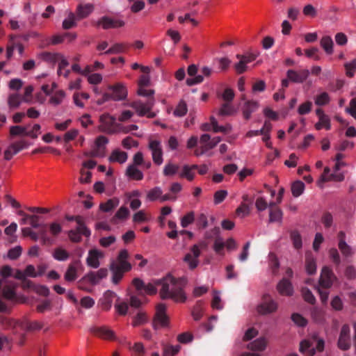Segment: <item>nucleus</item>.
I'll return each mask as SVG.
<instances>
[{"label":"nucleus","instance_id":"obj_54","mask_svg":"<svg viewBox=\"0 0 356 356\" xmlns=\"http://www.w3.org/2000/svg\"><path fill=\"white\" fill-rule=\"evenodd\" d=\"M65 96V92L63 90H58L54 95L50 98V103L54 105H58L62 102Z\"/></svg>","mask_w":356,"mask_h":356},{"label":"nucleus","instance_id":"obj_27","mask_svg":"<svg viewBox=\"0 0 356 356\" xmlns=\"http://www.w3.org/2000/svg\"><path fill=\"white\" fill-rule=\"evenodd\" d=\"M93 10L92 5L88 3L84 6L79 5L76 8L77 20L87 17Z\"/></svg>","mask_w":356,"mask_h":356},{"label":"nucleus","instance_id":"obj_56","mask_svg":"<svg viewBox=\"0 0 356 356\" xmlns=\"http://www.w3.org/2000/svg\"><path fill=\"white\" fill-rule=\"evenodd\" d=\"M195 220V214L193 211L188 212L185 216H184L181 220V225L182 227L186 228L190 224H191Z\"/></svg>","mask_w":356,"mask_h":356},{"label":"nucleus","instance_id":"obj_30","mask_svg":"<svg viewBox=\"0 0 356 356\" xmlns=\"http://www.w3.org/2000/svg\"><path fill=\"white\" fill-rule=\"evenodd\" d=\"M42 327V325L38 321H29L27 320L22 321L20 329L26 331L39 330Z\"/></svg>","mask_w":356,"mask_h":356},{"label":"nucleus","instance_id":"obj_15","mask_svg":"<svg viewBox=\"0 0 356 356\" xmlns=\"http://www.w3.org/2000/svg\"><path fill=\"white\" fill-rule=\"evenodd\" d=\"M309 73V71L306 69L299 71L289 70L286 72V76L293 83H301L307 79Z\"/></svg>","mask_w":356,"mask_h":356},{"label":"nucleus","instance_id":"obj_28","mask_svg":"<svg viewBox=\"0 0 356 356\" xmlns=\"http://www.w3.org/2000/svg\"><path fill=\"white\" fill-rule=\"evenodd\" d=\"M100 121L102 123L103 130L107 132H111L113 126L115 122V118L108 114L102 115L100 117Z\"/></svg>","mask_w":356,"mask_h":356},{"label":"nucleus","instance_id":"obj_53","mask_svg":"<svg viewBox=\"0 0 356 356\" xmlns=\"http://www.w3.org/2000/svg\"><path fill=\"white\" fill-rule=\"evenodd\" d=\"M302 295L304 300L308 303L314 305L316 302V298L314 296L308 288L303 287L302 289Z\"/></svg>","mask_w":356,"mask_h":356},{"label":"nucleus","instance_id":"obj_45","mask_svg":"<svg viewBox=\"0 0 356 356\" xmlns=\"http://www.w3.org/2000/svg\"><path fill=\"white\" fill-rule=\"evenodd\" d=\"M305 189V184L301 181H295L291 186V192L294 197L300 196Z\"/></svg>","mask_w":356,"mask_h":356},{"label":"nucleus","instance_id":"obj_2","mask_svg":"<svg viewBox=\"0 0 356 356\" xmlns=\"http://www.w3.org/2000/svg\"><path fill=\"white\" fill-rule=\"evenodd\" d=\"M129 257L128 251L125 249L122 250L120 251L117 259L111 263V280L114 284H118L123 278L124 273L131 270V264L127 261Z\"/></svg>","mask_w":356,"mask_h":356},{"label":"nucleus","instance_id":"obj_4","mask_svg":"<svg viewBox=\"0 0 356 356\" xmlns=\"http://www.w3.org/2000/svg\"><path fill=\"white\" fill-rule=\"evenodd\" d=\"M332 270L328 267L325 266L323 268L319 278V285L316 287L323 304H325L327 301V289L332 284Z\"/></svg>","mask_w":356,"mask_h":356},{"label":"nucleus","instance_id":"obj_41","mask_svg":"<svg viewBox=\"0 0 356 356\" xmlns=\"http://www.w3.org/2000/svg\"><path fill=\"white\" fill-rule=\"evenodd\" d=\"M118 202L117 199H110L106 202L101 203L99 209L104 212H109L118 206Z\"/></svg>","mask_w":356,"mask_h":356},{"label":"nucleus","instance_id":"obj_51","mask_svg":"<svg viewBox=\"0 0 356 356\" xmlns=\"http://www.w3.org/2000/svg\"><path fill=\"white\" fill-rule=\"evenodd\" d=\"M162 193L163 191L160 187H154L148 192L147 198L150 201H155L161 197Z\"/></svg>","mask_w":356,"mask_h":356},{"label":"nucleus","instance_id":"obj_11","mask_svg":"<svg viewBox=\"0 0 356 356\" xmlns=\"http://www.w3.org/2000/svg\"><path fill=\"white\" fill-rule=\"evenodd\" d=\"M90 332L94 335L104 340H115V334L113 330L107 326H92Z\"/></svg>","mask_w":356,"mask_h":356},{"label":"nucleus","instance_id":"obj_12","mask_svg":"<svg viewBox=\"0 0 356 356\" xmlns=\"http://www.w3.org/2000/svg\"><path fill=\"white\" fill-rule=\"evenodd\" d=\"M149 148L152 152V160L154 163L160 165L163 163V149L161 142L156 140L149 141Z\"/></svg>","mask_w":356,"mask_h":356},{"label":"nucleus","instance_id":"obj_25","mask_svg":"<svg viewBox=\"0 0 356 356\" xmlns=\"http://www.w3.org/2000/svg\"><path fill=\"white\" fill-rule=\"evenodd\" d=\"M305 269L309 275H313L316 271V259L311 252H307L305 254Z\"/></svg>","mask_w":356,"mask_h":356},{"label":"nucleus","instance_id":"obj_62","mask_svg":"<svg viewBox=\"0 0 356 356\" xmlns=\"http://www.w3.org/2000/svg\"><path fill=\"white\" fill-rule=\"evenodd\" d=\"M291 319L295 324L300 327H305L307 323V321L299 314H293Z\"/></svg>","mask_w":356,"mask_h":356},{"label":"nucleus","instance_id":"obj_61","mask_svg":"<svg viewBox=\"0 0 356 356\" xmlns=\"http://www.w3.org/2000/svg\"><path fill=\"white\" fill-rule=\"evenodd\" d=\"M338 346L341 350H348L350 347V337L339 336Z\"/></svg>","mask_w":356,"mask_h":356},{"label":"nucleus","instance_id":"obj_63","mask_svg":"<svg viewBox=\"0 0 356 356\" xmlns=\"http://www.w3.org/2000/svg\"><path fill=\"white\" fill-rule=\"evenodd\" d=\"M227 191L225 190H220L214 193V204H218L221 203L227 197Z\"/></svg>","mask_w":356,"mask_h":356},{"label":"nucleus","instance_id":"obj_13","mask_svg":"<svg viewBox=\"0 0 356 356\" xmlns=\"http://www.w3.org/2000/svg\"><path fill=\"white\" fill-rule=\"evenodd\" d=\"M27 147L28 144L24 140L10 144L4 152V159L7 161L10 160L14 155Z\"/></svg>","mask_w":356,"mask_h":356},{"label":"nucleus","instance_id":"obj_46","mask_svg":"<svg viewBox=\"0 0 356 356\" xmlns=\"http://www.w3.org/2000/svg\"><path fill=\"white\" fill-rule=\"evenodd\" d=\"M77 19L76 15L73 13H70L68 18L63 22V28L64 29H70L76 26V20Z\"/></svg>","mask_w":356,"mask_h":356},{"label":"nucleus","instance_id":"obj_44","mask_svg":"<svg viewBox=\"0 0 356 356\" xmlns=\"http://www.w3.org/2000/svg\"><path fill=\"white\" fill-rule=\"evenodd\" d=\"M127 48V45L122 43H116L113 44L111 47H110L108 50H106L104 54H120L124 52L126 49Z\"/></svg>","mask_w":356,"mask_h":356},{"label":"nucleus","instance_id":"obj_35","mask_svg":"<svg viewBox=\"0 0 356 356\" xmlns=\"http://www.w3.org/2000/svg\"><path fill=\"white\" fill-rule=\"evenodd\" d=\"M127 175L135 180H142L143 178V172L134 165H130L127 167Z\"/></svg>","mask_w":356,"mask_h":356},{"label":"nucleus","instance_id":"obj_49","mask_svg":"<svg viewBox=\"0 0 356 356\" xmlns=\"http://www.w3.org/2000/svg\"><path fill=\"white\" fill-rule=\"evenodd\" d=\"M250 212V206L245 202H241L240 206L236 210V214L241 218H244L248 216Z\"/></svg>","mask_w":356,"mask_h":356},{"label":"nucleus","instance_id":"obj_16","mask_svg":"<svg viewBox=\"0 0 356 356\" xmlns=\"http://www.w3.org/2000/svg\"><path fill=\"white\" fill-rule=\"evenodd\" d=\"M103 257V252L97 249L89 250L88 256L86 259L87 265L93 268H97L100 265L99 260Z\"/></svg>","mask_w":356,"mask_h":356},{"label":"nucleus","instance_id":"obj_18","mask_svg":"<svg viewBox=\"0 0 356 356\" xmlns=\"http://www.w3.org/2000/svg\"><path fill=\"white\" fill-rule=\"evenodd\" d=\"M277 289L282 296H291L293 293L291 282L285 278L280 281L277 285Z\"/></svg>","mask_w":356,"mask_h":356},{"label":"nucleus","instance_id":"obj_40","mask_svg":"<svg viewBox=\"0 0 356 356\" xmlns=\"http://www.w3.org/2000/svg\"><path fill=\"white\" fill-rule=\"evenodd\" d=\"M320 43L321 47L327 54H331L332 53L333 42L330 36H323Z\"/></svg>","mask_w":356,"mask_h":356},{"label":"nucleus","instance_id":"obj_7","mask_svg":"<svg viewBox=\"0 0 356 356\" xmlns=\"http://www.w3.org/2000/svg\"><path fill=\"white\" fill-rule=\"evenodd\" d=\"M166 307L160 303L156 306V313L152 321V327L155 330L165 327L168 325V317L165 314Z\"/></svg>","mask_w":356,"mask_h":356},{"label":"nucleus","instance_id":"obj_38","mask_svg":"<svg viewBox=\"0 0 356 356\" xmlns=\"http://www.w3.org/2000/svg\"><path fill=\"white\" fill-rule=\"evenodd\" d=\"M22 97L17 93H13L8 96V104L10 109L18 108L22 102Z\"/></svg>","mask_w":356,"mask_h":356},{"label":"nucleus","instance_id":"obj_17","mask_svg":"<svg viewBox=\"0 0 356 356\" xmlns=\"http://www.w3.org/2000/svg\"><path fill=\"white\" fill-rule=\"evenodd\" d=\"M259 108V103L257 101L248 100L244 103L242 108L243 118L248 120L251 118L252 113H254Z\"/></svg>","mask_w":356,"mask_h":356},{"label":"nucleus","instance_id":"obj_33","mask_svg":"<svg viewBox=\"0 0 356 356\" xmlns=\"http://www.w3.org/2000/svg\"><path fill=\"white\" fill-rule=\"evenodd\" d=\"M334 179V172H331L330 168L325 167L323 172L321 174L318 185L319 187L323 188L325 182L330 181Z\"/></svg>","mask_w":356,"mask_h":356},{"label":"nucleus","instance_id":"obj_32","mask_svg":"<svg viewBox=\"0 0 356 356\" xmlns=\"http://www.w3.org/2000/svg\"><path fill=\"white\" fill-rule=\"evenodd\" d=\"M61 55L62 54L59 53L42 52L39 55V57L44 61L55 64L58 62L59 58H61Z\"/></svg>","mask_w":356,"mask_h":356},{"label":"nucleus","instance_id":"obj_1","mask_svg":"<svg viewBox=\"0 0 356 356\" xmlns=\"http://www.w3.org/2000/svg\"><path fill=\"white\" fill-rule=\"evenodd\" d=\"M132 284L135 287L138 295H154L157 292L156 286H161L160 296L163 300L172 299L177 302H184L186 300V296L184 291L186 280L184 278L176 279L170 275L163 279L156 280L154 284L145 283L140 278H134Z\"/></svg>","mask_w":356,"mask_h":356},{"label":"nucleus","instance_id":"obj_23","mask_svg":"<svg viewBox=\"0 0 356 356\" xmlns=\"http://www.w3.org/2000/svg\"><path fill=\"white\" fill-rule=\"evenodd\" d=\"M108 275V270L106 268H100L97 272H90L89 273L86 277L88 280L92 284H96L99 282V281L104 277H106Z\"/></svg>","mask_w":356,"mask_h":356},{"label":"nucleus","instance_id":"obj_36","mask_svg":"<svg viewBox=\"0 0 356 356\" xmlns=\"http://www.w3.org/2000/svg\"><path fill=\"white\" fill-rule=\"evenodd\" d=\"M344 234L341 232L339 233V248L341 252L345 255L348 256L351 254V248L343 240Z\"/></svg>","mask_w":356,"mask_h":356},{"label":"nucleus","instance_id":"obj_59","mask_svg":"<svg viewBox=\"0 0 356 356\" xmlns=\"http://www.w3.org/2000/svg\"><path fill=\"white\" fill-rule=\"evenodd\" d=\"M198 229H205L208 226V219L205 214L200 213L195 219Z\"/></svg>","mask_w":356,"mask_h":356},{"label":"nucleus","instance_id":"obj_34","mask_svg":"<svg viewBox=\"0 0 356 356\" xmlns=\"http://www.w3.org/2000/svg\"><path fill=\"white\" fill-rule=\"evenodd\" d=\"M0 323H1L6 329L15 330L17 327L20 328V323H22V321H17L13 318L1 317L0 318Z\"/></svg>","mask_w":356,"mask_h":356},{"label":"nucleus","instance_id":"obj_60","mask_svg":"<svg viewBox=\"0 0 356 356\" xmlns=\"http://www.w3.org/2000/svg\"><path fill=\"white\" fill-rule=\"evenodd\" d=\"M180 177H185L188 181H192L194 179L195 174L192 172L191 168L188 165H185L183 166L182 172L179 175Z\"/></svg>","mask_w":356,"mask_h":356},{"label":"nucleus","instance_id":"obj_39","mask_svg":"<svg viewBox=\"0 0 356 356\" xmlns=\"http://www.w3.org/2000/svg\"><path fill=\"white\" fill-rule=\"evenodd\" d=\"M343 67L346 76L349 78L353 77L356 72V58H354L351 61L346 62L343 64Z\"/></svg>","mask_w":356,"mask_h":356},{"label":"nucleus","instance_id":"obj_31","mask_svg":"<svg viewBox=\"0 0 356 356\" xmlns=\"http://www.w3.org/2000/svg\"><path fill=\"white\" fill-rule=\"evenodd\" d=\"M272 124L269 121L266 120L261 129H259V130L255 131H249L246 134V136L248 138H251L253 136L264 134L266 132H270L272 129Z\"/></svg>","mask_w":356,"mask_h":356},{"label":"nucleus","instance_id":"obj_5","mask_svg":"<svg viewBox=\"0 0 356 356\" xmlns=\"http://www.w3.org/2000/svg\"><path fill=\"white\" fill-rule=\"evenodd\" d=\"M325 342L323 339H305L300 344V351L306 356H313L316 351L321 352L324 349Z\"/></svg>","mask_w":356,"mask_h":356},{"label":"nucleus","instance_id":"obj_9","mask_svg":"<svg viewBox=\"0 0 356 356\" xmlns=\"http://www.w3.org/2000/svg\"><path fill=\"white\" fill-rule=\"evenodd\" d=\"M277 309V302L271 296L265 293L261 298V302L257 306V312L262 315H266L275 312Z\"/></svg>","mask_w":356,"mask_h":356},{"label":"nucleus","instance_id":"obj_21","mask_svg":"<svg viewBox=\"0 0 356 356\" xmlns=\"http://www.w3.org/2000/svg\"><path fill=\"white\" fill-rule=\"evenodd\" d=\"M316 113L319 118V122L315 125L316 129L320 130L324 127L326 129H330L331 125L328 117L323 113L321 108L316 109Z\"/></svg>","mask_w":356,"mask_h":356},{"label":"nucleus","instance_id":"obj_22","mask_svg":"<svg viewBox=\"0 0 356 356\" xmlns=\"http://www.w3.org/2000/svg\"><path fill=\"white\" fill-rule=\"evenodd\" d=\"M344 155L339 153L335 155V181H341L344 179V173L338 172L341 167L345 166L346 163L341 161Z\"/></svg>","mask_w":356,"mask_h":356},{"label":"nucleus","instance_id":"obj_29","mask_svg":"<svg viewBox=\"0 0 356 356\" xmlns=\"http://www.w3.org/2000/svg\"><path fill=\"white\" fill-rule=\"evenodd\" d=\"M266 344L267 341L266 339L264 337H260L248 343V348L254 351H262L265 350Z\"/></svg>","mask_w":356,"mask_h":356},{"label":"nucleus","instance_id":"obj_42","mask_svg":"<svg viewBox=\"0 0 356 356\" xmlns=\"http://www.w3.org/2000/svg\"><path fill=\"white\" fill-rule=\"evenodd\" d=\"M230 103L231 102H225L222 104L218 111V115L220 116L232 115L234 113V109Z\"/></svg>","mask_w":356,"mask_h":356},{"label":"nucleus","instance_id":"obj_26","mask_svg":"<svg viewBox=\"0 0 356 356\" xmlns=\"http://www.w3.org/2000/svg\"><path fill=\"white\" fill-rule=\"evenodd\" d=\"M5 281L0 280V291L2 292V296L7 300H13L16 298V293L14 289L10 286H4Z\"/></svg>","mask_w":356,"mask_h":356},{"label":"nucleus","instance_id":"obj_50","mask_svg":"<svg viewBox=\"0 0 356 356\" xmlns=\"http://www.w3.org/2000/svg\"><path fill=\"white\" fill-rule=\"evenodd\" d=\"M290 236L293 242V247L297 250L300 249L302 248V238L299 232L298 231H292Z\"/></svg>","mask_w":356,"mask_h":356},{"label":"nucleus","instance_id":"obj_10","mask_svg":"<svg viewBox=\"0 0 356 356\" xmlns=\"http://www.w3.org/2000/svg\"><path fill=\"white\" fill-rule=\"evenodd\" d=\"M206 245L204 243L200 245H194L191 247L190 252L187 253L184 261L188 264L190 269H195L199 264L198 257L201 254L200 247H205Z\"/></svg>","mask_w":356,"mask_h":356},{"label":"nucleus","instance_id":"obj_55","mask_svg":"<svg viewBox=\"0 0 356 356\" xmlns=\"http://www.w3.org/2000/svg\"><path fill=\"white\" fill-rule=\"evenodd\" d=\"M48 228L53 238L54 237H56L62 232V226L56 222L49 224Z\"/></svg>","mask_w":356,"mask_h":356},{"label":"nucleus","instance_id":"obj_14","mask_svg":"<svg viewBox=\"0 0 356 356\" xmlns=\"http://www.w3.org/2000/svg\"><path fill=\"white\" fill-rule=\"evenodd\" d=\"M124 24V22L122 20L115 19L107 16L101 17L96 23L97 26H102L104 29L122 27Z\"/></svg>","mask_w":356,"mask_h":356},{"label":"nucleus","instance_id":"obj_3","mask_svg":"<svg viewBox=\"0 0 356 356\" xmlns=\"http://www.w3.org/2000/svg\"><path fill=\"white\" fill-rule=\"evenodd\" d=\"M68 221H75L77 226L75 229L68 231L67 235L70 240L73 243H79L81 241V236L89 238L91 235V231L86 225L83 218L81 216H66Z\"/></svg>","mask_w":356,"mask_h":356},{"label":"nucleus","instance_id":"obj_47","mask_svg":"<svg viewBox=\"0 0 356 356\" xmlns=\"http://www.w3.org/2000/svg\"><path fill=\"white\" fill-rule=\"evenodd\" d=\"M148 321V318L145 313L139 312L134 318L132 323L133 326H138L146 323Z\"/></svg>","mask_w":356,"mask_h":356},{"label":"nucleus","instance_id":"obj_48","mask_svg":"<svg viewBox=\"0 0 356 356\" xmlns=\"http://www.w3.org/2000/svg\"><path fill=\"white\" fill-rule=\"evenodd\" d=\"M69 253L60 248H56L53 257L58 261H65L69 258Z\"/></svg>","mask_w":356,"mask_h":356},{"label":"nucleus","instance_id":"obj_43","mask_svg":"<svg viewBox=\"0 0 356 356\" xmlns=\"http://www.w3.org/2000/svg\"><path fill=\"white\" fill-rule=\"evenodd\" d=\"M179 169V166L178 165L169 162L165 165L163 173L167 177L173 176L177 173Z\"/></svg>","mask_w":356,"mask_h":356},{"label":"nucleus","instance_id":"obj_57","mask_svg":"<svg viewBox=\"0 0 356 356\" xmlns=\"http://www.w3.org/2000/svg\"><path fill=\"white\" fill-rule=\"evenodd\" d=\"M26 127L22 126H12L10 128L11 136H26Z\"/></svg>","mask_w":356,"mask_h":356},{"label":"nucleus","instance_id":"obj_52","mask_svg":"<svg viewBox=\"0 0 356 356\" xmlns=\"http://www.w3.org/2000/svg\"><path fill=\"white\" fill-rule=\"evenodd\" d=\"M187 105L185 102L181 101L174 111V115L177 117H182L187 113Z\"/></svg>","mask_w":356,"mask_h":356},{"label":"nucleus","instance_id":"obj_19","mask_svg":"<svg viewBox=\"0 0 356 356\" xmlns=\"http://www.w3.org/2000/svg\"><path fill=\"white\" fill-rule=\"evenodd\" d=\"M47 227L48 224H41V226L39 227L40 229L38 234V238H40V242L42 245L50 246L54 243L55 241L52 237L47 236Z\"/></svg>","mask_w":356,"mask_h":356},{"label":"nucleus","instance_id":"obj_24","mask_svg":"<svg viewBox=\"0 0 356 356\" xmlns=\"http://www.w3.org/2000/svg\"><path fill=\"white\" fill-rule=\"evenodd\" d=\"M128 155L127 152L121 151L119 149H114L109 158L108 161L111 163L117 162L119 163H124L127 160Z\"/></svg>","mask_w":356,"mask_h":356},{"label":"nucleus","instance_id":"obj_20","mask_svg":"<svg viewBox=\"0 0 356 356\" xmlns=\"http://www.w3.org/2000/svg\"><path fill=\"white\" fill-rule=\"evenodd\" d=\"M80 264V261L77 260L70 264L64 275L67 282H73L78 277L77 267Z\"/></svg>","mask_w":356,"mask_h":356},{"label":"nucleus","instance_id":"obj_6","mask_svg":"<svg viewBox=\"0 0 356 356\" xmlns=\"http://www.w3.org/2000/svg\"><path fill=\"white\" fill-rule=\"evenodd\" d=\"M155 103L154 98L147 99L145 102L141 100L135 101L131 104V107L134 108L139 116L147 115L149 118H153L155 115L151 112V110Z\"/></svg>","mask_w":356,"mask_h":356},{"label":"nucleus","instance_id":"obj_37","mask_svg":"<svg viewBox=\"0 0 356 356\" xmlns=\"http://www.w3.org/2000/svg\"><path fill=\"white\" fill-rule=\"evenodd\" d=\"M283 212L280 208L271 209L269 210V222H281L282 220Z\"/></svg>","mask_w":356,"mask_h":356},{"label":"nucleus","instance_id":"obj_8","mask_svg":"<svg viewBox=\"0 0 356 356\" xmlns=\"http://www.w3.org/2000/svg\"><path fill=\"white\" fill-rule=\"evenodd\" d=\"M107 88L108 91H106V92H108L110 99L112 101H122L126 99L127 97V89L121 83H118L114 85H109L108 86Z\"/></svg>","mask_w":356,"mask_h":356},{"label":"nucleus","instance_id":"obj_58","mask_svg":"<svg viewBox=\"0 0 356 356\" xmlns=\"http://www.w3.org/2000/svg\"><path fill=\"white\" fill-rule=\"evenodd\" d=\"M84 155L87 157H104L105 152L104 148H99L95 146L91 151L86 152Z\"/></svg>","mask_w":356,"mask_h":356},{"label":"nucleus","instance_id":"obj_64","mask_svg":"<svg viewBox=\"0 0 356 356\" xmlns=\"http://www.w3.org/2000/svg\"><path fill=\"white\" fill-rule=\"evenodd\" d=\"M202 315V303L198 302L193 307L192 311V316L195 321H199Z\"/></svg>","mask_w":356,"mask_h":356}]
</instances>
